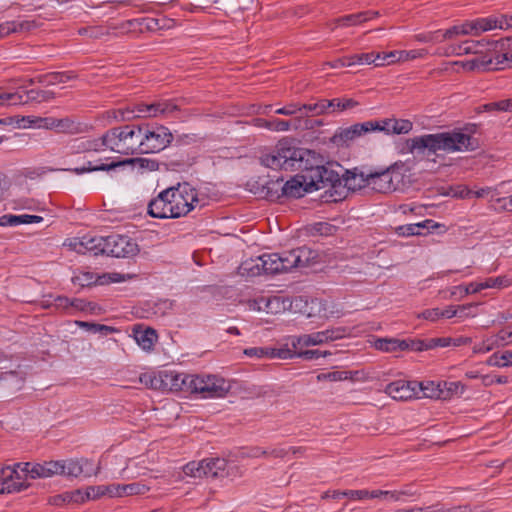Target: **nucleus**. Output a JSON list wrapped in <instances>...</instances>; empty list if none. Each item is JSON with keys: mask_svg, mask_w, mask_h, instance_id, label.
Masks as SVG:
<instances>
[{"mask_svg": "<svg viewBox=\"0 0 512 512\" xmlns=\"http://www.w3.org/2000/svg\"><path fill=\"white\" fill-rule=\"evenodd\" d=\"M475 126L454 129L451 132L424 134L406 140L405 149L415 157L429 158L438 151L463 152L474 151L479 147V141L473 136Z\"/></svg>", "mask_w": 512, "mask_h": 512, "instance_id": "1", "label": "nucleus"}, {"mask_svg": "<svg viewBox=\"0 0 512 512\" xmlns=\"http://www.w3.org/2000/svg\"><path fill=\"white\" fill-rule=\"evenodd\" d=\"M198 202L197 194L189 184L170 187L158 194L148 205V213L153 218H179L185 216Z\"/></svg>", "mask_w": 512, "mask_h": 512, "instance_id": "2", "label": "nucleus"}, {"mask_svg": "<svg viewBox=\"0 0 512 512\" xmlns=\"http://www.w3.org/2000/svg\"><path fill=\"white\" fill-rule=\"evenodd\" d=\"M164 377L171 390L199 393L202 398H222L231 389L228 381L215 375L198 376L165 372Z\"/></svg>", "mask_w": 512, "mask_h": 512, "instance_id": "3", "label": "nucleus"}, {"mask_svg": "<svg viewBox=\"0 0 512 512\" xmlns=\"http://www.w3.org/2000/svg\"><path fill=\"white\" fill-rule=\"evenodd\" d=\"M308 154V150L297 147L293 140L283 139L269 153L261 155L260 163L274 170H308Z\"/></svg>", "mask_w": 512, "mask_h": 512, "instance_id": "4", "label": "nucleus"}, {"mask_svg": "<svg viewBox=\"0 0 512 512\" xmlns=\"http://www.w3.org/2000/svg\"><path fill=\"white\" fill-rule=\"evenodd\" d=\"M143 126L125 125L108 130L104 140L108 148L122 155L142 154Z\"/></svg>", "mask_w": 512, "mask_h": 512, "instance_id": "5", "label": "nucleus"}, {"mask_svg": "<svg viewBox=\"0 0 512 512\" xmlns=\"http://www.w3.org/2000/svg\"><path fill=\"white\" fill-rule=\"evenodd\" d=\"M32 464L29 462L16 463L14 466L2 468L0 480V494L20 492L27 488L26 477L32 478Z\"/></svg>", "mask_w": 512, "mask_h": 512, "instance_id": "6", "label": "nucleus"}, {"mask_svg": "<svg viewBox=\"0 0 512 512\" xmlns=\"http://www.w3.org/2000/svg\"><path fill=\"white\" fill-rule=\"evenodd\" d=\"M173 134L167 127L157 125L150 127L143 126L142 154L157 153L164 150L172 141Z\"/></svg>", "mask_w": 512, "mask_h": 512, "instance_id": "7", "label": "nucleus"}, {"mask_svg": "<svg viewBox=\"0 0 512 512\" xmlns=\"http://www.w3.org/2000/svg\"><path fill=\"white\" fill-rule=\"evenodd\" d=\"M225 467L226 459L224 458H206L187 463L183 466V473L194 478H224Z\"/></svg>", "mask_w": 512, "mask_h": 512, "instance_id": "8", "label": "nucleus"}, {"mask_svg": "<svg viewBox=\"0 0 512 512\" xmlns=\"http://www.w3.org/2000/svg\"><path fill=\"white\" fill-rule=\"evenodd\" d=\"M280 255L277 253L263 254L256 259L243 262L240 267V273L248 276H259L261 274H279L280 273Z\"/></svg>", "mask_w": 512, "mask_h": 512, "instance_id": "9", "label": "nucleus"}, {"mask_svg": "<svg viewBox=\"0 0 512 512\" xmlns=\"http://www.w3.org/2000/svg\"><path fill=\"white\" fill-rule=\"evenodd\" d=\"M139 253L138 244L128 236L111 234L106 237L105 255L116 258H130Z\"/></svg>", "mask_w": 512, "mask_h": 512, "instance_id": "10", "label": "nucleus"}, {"mask_svg": "<svg viewBox=\"0 0 512 512\" xmlns=\"http://www.w3.org/2000/svg\"><path fill=\"white\" fill-rule=\"evenodd\" d=\"M418 386L426 397H440V392L432 391L431 393H428V386H424L422 383L417 384L416 382H409L405 380H398L389 383L385 388V392L395 400H409L417 395Z\"/></svg>", "mask_w": 512, "mask_h": 512, "instance_id": "11", "label": "nucleus"}, {"mask_svg": "<svg viewBox=\"0 0 512 512\" xmlns=\"http://www.w3.org/2000/svg\"><path fill=\"white\" fill-rule=\"evenodd\" d=\"M397 163L385 169H368V188L375 192L389 193L396 190L397 184L393 180V172Z\"/></svg>", "mask_w": 512, "mask_h": 512, "instance_id": "12", "label": "nucleus"}, {"mask_svg": "<svg viewBox=\"0 0 512 512\" xmlns=\"http://www.w3.org/2000/svg\"><path fill=\"white\" fill-rule=\"evenodd\" d=\"M27 376L26 367L18 365L16 369L0 374V391L5 396H11L21 390Z\"/></svg>", "mask_w": 512, "mask_h": 512, "instance_id": "13", "label": "nucleus"}, {"mask_svg": "<svg viewBox=\"0 0 512 512\" xmlns=\"http://www.w3.org/2000/svg\"><path fill=\"white\" fill-rule=\"evenodd\" d=\"M308 177L313 190L327 189L334 183L342 182L338 172L325 166L311 168Z\"/></svg>", "mask_w": 512, "mask_h": 512, "instance_id": "14", "label": "nucleus"}, {"mask_svg": "<svg viewBox=\"0 0 512 512\" xmlns=\"http://www.w3.org/2000/svg\"><path fill=\"white\" fill-rule=\"evenodd\" d=\"M312 186L309 185L308 175H295L281 186L283 196L300 198L306 193L312 192Z\"/></svg>", "mask_w": 512, "mask_h": 512, "instance_id": "15", "label": "nucleus"}, {"mask_svg": "<svg viewBox=\"0 0 512 512\" xmlns=\"http://www.w3.org/2000/svg\"><path fill=\"white\" fill-rule=\"evenodd\" d=\"M378 125L376 121H366L363 123H357L350 127L341 129L336 135L335 138H339V140L343 143H347L352 141L366 133L377 131Z\"/></svg>", "mask_w": 512, "mask_h": 512, "instance_id": "16", "label": "nucleus"}, {"mask_svg": "<svg viewBox=\"0 0 512 512\" xmlns=\"http://www.w3.org/2000/svg\"><path fill=\"white\" fill-rule=\"evenodd\" d=\"M368 178V169L359 170L358 168H354L353 170H347L345 174L341 177L342 182H344V186L349 191H356L362 188L369 187Z\"/></svg>", "mask_w": 512, "mask_h": 512, "instance_id": "17", "label": "nucleus"}, {"mask_svg": "<svg viewBox=\"0 0 512 512\" xmlns=\"http://www.w3.org/2000/svg\"><path fill=\"white\" fill-rule=\"evenodd\" d=\"M378 128L377 131H384L387 134H407L412 130L413 124L406 119H384L376 121Z\"/></svg>", "mask_w": 512, "mask_h": 512, "instance_id": "18", "label": "nucleus"}, {"mask_svg": "<svg viewBox=\"0 0 512 512\" xmlns=\"http://www.w3.org/2000/svg\"><path fill=\"white\" fill-rule=\"evenodd\" d=\"M110 497H123L131 495H143L149 491L145 484L135 482L130 484H111L109 485Z\"/></svg>", "mask_w": 512, "mask_h": 512, "instance_id": "19", "label": "nucleus"}, {"mask_svg": "<svg viewBox=\"0 0 512 512\" xmlns=\"http://www.w3.org/2000/svg\"><path fill=\"white\" fill-rule=\"evenodd\" d=\"M63 469L62 461H49L44 462L43 464L37 463L31 468L32 479L62 475Z\"/></svg>", "mask_w": 512, "mask_h": 512, "instance_id": "20", "label": "nucleus"}, {"mask_svg": "<svg viewBox=\"0 0 512 512\" xmlns=\"http://www.w3.org/2000/svg\"><path fill=\"white\" fill-rule=\"evenodd\" d=\"M128 160H122L118 162L111 163H101L99 165H93L92 162H88L87 166L76 167L72 169H63L64 171H70L77 175H81L88 172H96V171H111L115 170L117 167L124 166L126 163H129Z\"/></svg>", "mask_w": 512, "mask_h": 512, "instance_id": "21", "label": "nucleus"}, {"mask_svg": "<svg viewBox=\"0 0 512 512\" xmlns=\"http://www.w3.org/2000/svg\"><path fill=\"white\" fill-rule=\"evenodd\" d=\"M43 220L41 216L38 215H29V214H22V215H12V214H5L0 217V226H18L22 224H32V223H39Z\"/></svg>", "mask_w": 512, "mask_h": 512, "instance_id": "22", "label": "nucleus"}, {"mask_svg": "<svg viewBox=\"0 0 512 512\" xmlns=\"http://www.w3.org/2000/svg\"><path fill=\"white\" fill-rule=\"evenodd\" d=\"M327 103H328V100L327 99H323V100H320L317 103L301 105V108H302L301 116L297 117L294 120L293 127L295 129H297L300 126L302 117H304V116H308L309 114H311V115H321L323 113L328 112L329 110H328Z\"/></svg>", "mask_w": 512, "mask_h": 512, "instance_id": "23", "label": "nucleus"}, {"mask_svg": "<svg viewBox=\"0 0 512 512\" xmlns=\"http://www.w3.org/2000/svg\"><path fill=\"white\" fill-rule=\"evenodd\" d=\"M134 338L140 347L149 351L154 346V343L157 339V334L152 328L135 329Z\"/></svg>", "mask_w": 512, "mask_h": 512, "instance_id": "24", "label": "nucleus"}, {"mask_svg": "<svg viewBox=\"0 0 512 512\" xmlns=\"http://www.w3.org/2000/svg\"><path fill=\"white\" fill-rule=\"evenodd\" d=\"M54 131L64 134H78L83 132L82 125L75 122L72 118H56Z\"/></svg>", "mask_w": 512, "mask_h": 512, "instance_id": "25", "label": "nucleus"}, {"mask_svg": "<svg viewBox=\"0 0 512 512\" xmlns=\"http://www.w3.org/2000/svg\"><path fill=\"white\" fill-rule=\"evenodd\" d=\"M294 252L299 268L310 266L318 257L317 251L307 246L297 247L294 249Z\"/></svg>", "mask_w": 512, "mask_h": 512, "instance_id": "26", "label": "nucleus"}, {"mask_svg": "<svg viewBox=\"0 0 512 512\" xmlns=\"http://www.w3.org/2000/svg\"><path fill=\"white\" fill-rule=\"evenodd\" d=\"M375 347L378 350L385 351V352H392V351H404L408 345L404 340L399 339H377L375 341Z\"/></svg>", "mask_w": 512, "mask_h": 512, "instance_id": "27", "label": "nucleus"}, {"mask_svg": "<svg viewBox=\"0 0 512 512\" xmlns=\"http://www.w3.org/2000/svg\"><path fill=\"white\" fill-rule=\"evenodd\" d=\"M342 183L343 182L334 183L333 186L325 190V201L338 202L347 197L349 190Z\"/></svg>", "mask_w": 512, "mask_h": 512, "instance_id": "28", "label": "nucleus"}, {"mask_svg": "<svg viewBox=\"0 0 512 512\" xmlns=\"http://www.w3.org/2000/svg\"><path fill=\"white\" fill-rule=\"evenodd\" d=\"M338 229H339V227L334 224H331L328 222H317V223L311 224L308 227V232L312 236H316V235L331 236V235L336 234Z\"/></svg>", "mask_w": 512, "mask_h": 512, "instance_id": "29", "label": "nucleus"}, {"mask_svg": "<svg viewBox=\"0 0 512 512\" xmlns=\"http://www.w3.org/2000/svg\"><path fill=\"white\" fill-rule=\"evenodd\" d=\"M26 99V91L23 93L20 92H11L5 93L0 92V106H11V105H25L29 102L25 101Z\"/></svg>", "mask_w": 512, "mask_h": 512, "instance_id": "30", "label": "nucleus"}, {"mask_svg": "<svg viewBox=\"0 0 512 512\" xmlns=\"http://www.w3.org/2000/svg\"><path fill=\"white\" fill-rule=\"evenodd\" d=\"M55 97V93L49 90L31 89L26 91V102H48Z\"/></svg>", "mask_w": 512, "mask_h": 512, "instance_id": "31", "label": "nucleus"}, {"mask_svg": "<svg viewBox=\"0 0 512 512\" xmlns=\"http://www.w3.org/2000/svg\"><path fill=\"white\" fill-rule=\"evenodd\" d=\"M280 255V273L291 271L293 268H299L294 249L285 251Z\"/></svg>", "mask_w": 512, "mask_h": 512, "instance_id": "32", "label": "nucleus"}, {"mask_svg": "<svg viewBox=\"0 0 512 512\" xmlns=\"http://www.w3.org/2000/svg\"><path fill=\"white\" fill-rule=\"evenodd\" d=\"M106 237L85 236L86 249L93 255L105 254Z\"/></svg>", "mask_w": 512, "mask_h": 512, "instance_id": "33", "label": "nucleus"}, {"mask_svg": "<svg viewBox=\"0 0 512 512\" xmlns=\"http://www.w3.org/2000/svg\"><path fill=\"white\" fill-rule=\"evenodd\" d=\"M283 179H277L276 181L267 182L262 187V193L264 196L270 200L279 199L282 195L281 193V182Z\"/></svg>", "mask_w": 512, "mask_h": 512, "instance_id": "34", "label": "nucleus"}, {"mask_svg": "<svg viewBox=\"0 0 512 512\" xmlns=\"http://www.w3.org/2000/svg\"><path fill=\"white\" fill-rule=\"evenodd\" d=\"M358 103L353 99H340V98H334L331 100H328L327 106L328 110L331 109L332 112H342L348 109H352L355 106H357Z\"/></svg>", "mask_w": 512, "mask_h": 512, "instance_id": "35", "label": "nucleus"}, {"mask_svg": "<svg viewBox=\"0 0 512 512\" xmlns=\"http://www.w3.org/2000/svg\"><path fill=\"white\" fill-rule=\"evenodd\" d=\"M484 43L482 41H465L458 47H452V53L457 55L462 54H470V53H479L481 50L479 47H483Z\"/></svg>", "mask_w": 512, "mask_h": 512, "instance_id": "36", "label": "nucleus"}, {"mask_svg": "<svg viewBox=\"0 0 512 512\" xmlns=\"http://www.w3.org/2000/svg\"><path fill=\"white\" fill-rule=\"evenodd\" d=\"M140 382L153 389H160L163 386L168 387V382L165 380L164 373L160 374L159 377L151 374H143L140 376Z\"/></svg>", "mask_w": 512, "mask_h": 512, "instance_id": "37", "label": "nucleus"}, {"mask_svg": "<svg viewBox=\"0 0 512 512\" xmlns=\"http://www.w3.org/2000/svg\"><path fill=\"white\" fill-rule=\"evenodd\" d=\"M268 359H292L295 358V354L290 348L289 343H285L283 347L271 348L267 347Z\"/></svg>", "mask_w": 512, "mask_h": 512, "instance_id": "38", "label": "nucleus"}, {"mask_svg": "<svg viewBox=\"0 0 512 512\" xmlns=\"http://www.w3.org/2000/svg\"><path fill=\"white\" fill-rule=\"evenodd\" d=\"M498 19L496 18H480L472 21L473 33L489 31L497 28Z\"/></svg>", "mask_w": 512, "mask_h": 512, "instance_id": "39", "label": "nucleus"}, {"mask_svg": "<svg viewBox=\"0 0 512 512\" xmlns=\"http://www.w3.org/2000/svg\"><path fill=\"white\" fill-rule=\"evenodd\" d=\"M431 222V220H426L420 223L402 225L397 228V233L401 236L419 235L421 233L420 230L427 227Z\"/></svg>", "mask_w": 512, "mask_h": 512, "instance_id": "40", "label": "nucleus"}, {"mask_svg": "<svg viewBox=\"0 0 512 512\" xmlns=\"http://www.w3.org/2000/svg\"><path fill=\"white\" fill-rule=\"evenodd\" d=\"M348 334V329L346 327H332L328 328L324 331H321V335H323V343H328L330 341H335L338 339H342Z\"/></svg>", "mask_w": 512, "mask_h": 512, "instance_id": "41", "label": "nucleus"}, {"mask_svg": "<svg viewBox=\"0 0 512 512\" xmlns=\"http://www.w3.org/2000/svg\"><path fill=\"white\" fill-rule=\"evenodd\" d=\"M342 496L348 497L350 499L362 500V499H366L368 497V494H367V490L363 489V490L334 491L331 495V497L335 498V499L342 497ZM328 497H330V494H329V492H326L323 495V498H328Z\"/></svg>", "mask_w": 512, "mask_h": 512, "instance_id": "42", "label": "nucleus"}, {"mask_svg": "<svg viewBox=\"0 0 512 512\" xmlns=\"http://www.w3.org/2000/svg\"><path fill=\"white\" fill-rule=\"evenodd\" d=\"M473 33L472 22H466L462 25H455L445 31L444 39H451L456 35H468Z\"/></svg>", "mask_w": 512, "mask_h": 512, "instance_id": "43", "label": "nucleus"}, {"mask_svg": "<svg viewBox=\"0 0 512 512\" xmlns=\"http://www.w3.org/2000/svg\"><path fill=\"white\" fill-rule=\"evenodd\" d=\"M76 324L91 333H101L107 335L114 331V329L110 326H106L103 324L93 323V322H85V321H76Z\"/></svg>", "mask_w": 512, "mask_h": 512, "instance_id": "44", "label": "nucleus"}, {"mask_svg": "<svg viewBox=\"0 0 512 512\" xmlns=\"http://www.w3.org/2000/svg\"><path fill=\"white\" fill-rule=\"evenodd\" d=\"M100 279L101 277H97L92 272H81L80 274L74 276L72 281L74 284H78L81 287H87L97 283V281Z\"/></svg>", "mask_w": 512, "mask_h": 512, "instance_id": "45", "label": "nucleus"}, {"mask_svg": "<svg viewBox=\"0 0 512 512\" xmlns=\"http://www.w3.org/2000/svg\"><path fill=\"white\" fill-rule=\"evenodd\" d=\"M28 27V23L10 21L0 24V37L7 36L11 33L24 30Z\"/></svg>", "mask_w": 512, "mask_h": 512, "instance_id": "46", "label": "nucleus"}, {"mask_svg": "<svg viewBox=\"0 0 512 512\" xmlns=\"http://www.w3.org/2000/svg\"><path fill=\"white\" fill-rule=\"evenodd\" d=\"M63 473L62 475L77 477L84 472L83 465L79 461L70 460L63 462Z\"/></svg>", "mask_w": 512, "mask_h": 512, "instance_id": "47", "label": "nucleus"}, {"mask_svg": "<svg viewBox=\"0 0 512 512\" xmlns=\"http://www.w3.org/2000/svg\"><path fill=\"white\" fill-rule=\"evenodd\" d=\"M108 118L116 121H130L135 118V110L131 108L118 109L108 112Z\"/></svg>", "mask_w": 512, "mask_h": 512, "instance_id": "48", "label": "nucleus"}, {"mask_svg": "<svg viewBox=\"0 0 512 512\" xmlns=\"http://www.w3.org/2000/svg\"><path fill=\"white\" fill-rule=\"evenodd\" d=\"M108 148V143L104 140V135L99 139L87 140L82 143L81 148L83 151H102L104 148Z\"/></svg>", "mask_w": 512, "mask_h": 512, "instance_id": "49", "label": "nucleus"}, {"mask_svg": "<svg viewBox=\"0 0 512 512\" xmlns=\"http://www.w3.org/2000/svg\"><path fill=\"white\" fill-rule=\"evenodd\" d=\"M106 494L110 496L109 485H107V486H104V485L90 486V487H87L85 490V496H86L87 500L97 499L100 496H103Z\"/></svg>", "mask_w": 512, "mask_h": 512, "instance_id": "50", "label": "nucleus"}, {"mask_svg": "<svg viewBox=\"0 0 512 512\" xmlns=\"http://www.w3.org/2000/svg\"><path fill=\"white\" fill-rule=\"evenodd\" d=\"M368 21V13H357V14H351L346 15L340 19H338V22L342 25H357L360 23H364Z\"/></svg>", "mask_w": 512, "mask_h": 512, "instance_id": "51", "label": "nucleus"}, {"mask_svg": "<svg viewBox=\"0 0 512 512\" xmlns=\"http://www.w3.org/2000/svg\"><path fill=\"white\" fill-rule=\"evenodd\" d=\"M76 76L73 74V72H52L49 73V85L53 86L58 83H66L72 79H74Z\"/></svg>", "mask_w": 512, "mask_h": 512, "instance_id": "52", "label": "nucleus"}, {"mask_svg": "<svg viewBox=\"0 0 512 512\" xmlns=\"http://www.w3.org/2000/svg\"><path fill=\"white\" fill-rule=\"evenodd\" d=\"M483 289L487 288H501L509 286L510 282L506 277L499 276L495 278H488L481 282Z\"/></svg>", "mask_w": 512, "mask_h": 512, "instance_id": "53", "label": "nucleus"}, {"mask_svg": "<svg viewBox=\"0 0 512 512\" xmlns=\"http://www.w3.org/2000/svg\"><path fill=\"white\" fill-rule=\"evenodd\" d=\"M331 354L332 353L330 351L304 350V351H299L298 353H296L295 357L303 358L305 360H314V359H318L320 357H326Z\"/></svg>", "mask_w": 512, "mask_h": 512, "instance_id": "54", "label": "nucleus"}, {"mask_svg": "<svg viewBox=\"0 0 512 512\" xmlns=\"http://www.w3.org/2000/svg\"><path fill=\"white\" fill-rule=\"evenodd\" d=\"M285 343H289V348L294 352L298 353L305 346L304 335H291L285 338Z\"/></svg>", "mask_w": 512, "mask_h": 512, "instance_id": "55", "label": "nucleus"}, {"mask_svg": "<svg viewBox=\"0 0 512 512\" xmlns=\"http://www.w3.org/2000/svg\"><path fill=\"white\" fill-rule=\"evenodd\" d=\"M379 55V60L376 61V67H381L385 65H390L398 62L397 51L377 53Z\"/></svg>", "mask_w": 512, "mask_h": 512, "instance_id": "56", "label": "nucleus"}, {"mask_svg": "<svg viewBox=\"0 0 512 512\" xmlns=\"http://www.w3.org/2000/svg\"><path fill=\"white\" fill-rule=\"evenodd\" d=\"M487 111L498 110V111H509L512 112V99L501 100L484 105Z\"/></svg>", "mask_w": 512, "mask_h": 512, "instance_id": "57", "label": "nucleus"}, {"mask_svg": "<svg viewBox=\"0 0 512 512\" xmlns=\"http://www.w3.org/2000/svg\"><path fill=\"white\" fill-rule=\"evenodd\" d=\"M243 474L240 466L234 462H228L226 460V467L224 468V478L235 479L241 477Z\"/></svg>", "mask_w": 512, "mask_h": 512, "instance_id": "58", "label": "nucleus"}, {"mask_svg": "<svg viewBox=\"0 0 512 512\" xmlns=\"http://www.w3.org/2000/svg\"><path fill=\"white\" fill-rule=\"evenodd\" d=\"M292 124L289 121L281 120V119H271L269 120V124H267V129L272 131H288L290 130Z\"/></svg>", "mask_w": 512, "mask_h": 512, "instance_id": "59", "label": "nucleus"}, {"mask_svg": "<svg viewBox=\"0 0 512 512\" xmlns=\"http://www.w3.org/2000/svg\"><path fill=\"white\" fill-rule=\"evenodd\" d=\"M416 494V491H413L411 488H405L399 491H388V498L389 500L398 502L402 501V497H411Z\"/></svg>", "mask_w": 512, "mask_h": 512, "instance_id": "60", "label": "nucleus"}, {"mask_svg": "<svg viewBox=\"0 0 512 512\" xmlns=\"http://www.w3.org/2000/svg\"><path fill=\"white\" fill-rule=\"evenodd\" d=\"M425 54L424 50H411V51H397L398 62L407 61L409 59H416L422 57Z\"/></svg>", "mask_w": 512, "mask_h": 512, "instance_id": "61", "label": "nucleus"}, {"mask_svg": "<svg viewBox=\"0 0 512 512\" xmlns=\"http://www.w3.org/2000/svg\"><path fill=\"white\" fill-rule=\"evenodd\" d=\"M305 340V346H316L322 345L323 343V335H321V331L314 332L311 334H303Z\"/></svg>", "mask_w": 512, "mask_h": 512, "instance_id": "62", "label": "nucleus"}, {"mask_svg": "<svg viewBox=\"0 0 512 512\" xmlns=\"http://www.w3.org/2000/svg\"><path fill=\"white\" fill-rule=\"evenodd\" d=\"M276 114L291 116L297 113H302L301 105L296 103H290L285 107L279 108L275 111Z\"/></svg>", "mask_w": 512, "mask_h": 512, "instance_id": "63", "label": "nucleus"}, {"mask_svg": "<svg viewBox=\"0 0 512 512\" xmlns=\"http://www.w3.org/2000/svg\"><path fill=\"white\" fill-rule=\"evenodd\" d=\"M249 357L268 358L267 347H251L244 350Z\"/></svg>", "mask_w": 512, "mask_h": 512, "instance_id": "64", "label": "nucleus"}]
</instances>
